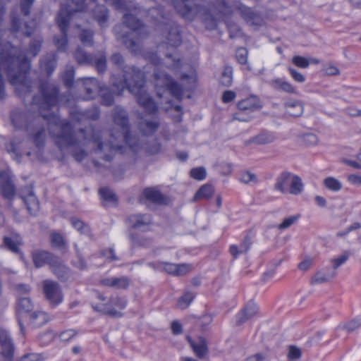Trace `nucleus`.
<instances>
[{"label":"nucleus","mask_w":361,"mask_h":361,"mask_svg":"<svg viewBox=\"0 0 361 361\" xmlns=\"http://www.w3.org/2000/svg\"><path fill=\"white\" fill-rule=\"evenodd\" d=\"M42 99L36 96L32 98V103L37 105L39 114L47 121L50 134L54 137L55 142L61 150L68 147L80 149L73 152V156L78 161H81L87 153L85 147L93 145V149L98 153H104L103 159L110 161L113 154L122 148L121 143L125 142L130 147L135 149V143L130 133V124L126 111L121 106H116L113 113L114 123L118 127L119 131H111V140L105 142L102 131L92 126L80 129L73 133V127L66 120H61L56 114H45L42 112L56 105L59 100V89L53 84L43 83L40 87Z\"/></svg>","instance_id":"f257e3e1"},{"label":"nucleus","mask_w":361,"mask_h":361,"mask_svg":"<svg viewBox=\"0 0 361 361\" xmlns=\"http://www.w3.org/2000/svg\"><path fill=\"white\" fill-rule=\"evenodd\" d=\"M32 261L37 268L42 267L45 264L56 262V256L45 250H37L32 253Z\"/></svg>","instance_id":"9b49d317"},{"label":"nucleus","mask_w":361,"mask_h":361,"mask_svg":"<svg viewBox=\"0 0 361 361\" xmlns=\"http://www.w3.org/2000/svg\"><path fill=\"white\" fill-rule=\"evenodd\" d=\"M71 224L73 225V226L74 228H75L81 233L89 234V233L90 232L88 225L85 224L81 220H80L75 217H73V218H71Z\"/></svg>","instance_id":"8fccbe9b"},{"label":"nucleus","mask_w":361,"mask_h":361,"mask_svg":"<svg viewBox=\"0 0 361 361\" xmlns=\"http://www.w3.org/2000/svg\"><path fill=\"white\" fill-rule=\"evenodd\" d=\"M239 181L244 184L257 183H258V178L255 173L249 171H244L240 173Z\"/></svg>","instance_id":"49530a36"},{"label":"nucleus","mask_w":361,"mask_h":361,"mask_svg":"<svg viewBox=\"0 0 361 361\" xmlns=\"http://www.w3.org/2000/svg\"><path fill=\"white\" fill-rule=\"evenodd\" d=\"M0 187L4 197L10 199L15 195L16 188L9 171L0 172Z\"/></svg>","instance_id":"9d476101"},{"label":"nucleus","mask_w":361,"mask_h":361,"mask_svg":"<svg viewBox=\"0 0 361 361\" xmlns=\"http://www.w3.org/2000/svg\"><path fill=\"white\" fill-rule=\"evenodd\" d=\"M85 8L83 0H66L61 5L56 19V24L61 31V36L54 37V42L59 49L64 50L67 45V28L69 20L75 13L82 12Z\"/></svg>","instance_id":"20e7f679"},{"label":"nucleus","mask_w":361,"mask_h":361,"mask_svg":"<svg viewBox=\"0 0 361 361\" xmlns=\"http://www.w3.org/2000/svg\"><path fill=\"white\" fill-rule=\"evenodd\" d=\"M94 16L101 25L108 20V10L104 6H97L94 10Z\"/></svg>","instance_id":"ea45409f"},{"label":"nucleus","mask_w":361,"mask_h":361,"mask_svg":"<svg viewBox=\"0 0 361 361\" xmlns=\"http://www.w3.org/2000/svg\"><path fill=\"white\" fill-rule=\"evenodd\" d=\"M260 107L259 101L257 97H250L238 103V108L242 111H252L259 109Z\"/></svg>","instance_id":"a878e982"},{"label":"nucleus","mask_w":361,"mask_h":361,"mask_svg":"<svg viewBox=\"0 0 361 361\" xmlns=\"http://www.w3.org/2000/svg\"><path fill=\"white\" fill-rule=\"evenodd\" d=\"M75 58L79 64H90L93 63V59L87 54L82 49L79 48L74 54Z\"/></svg>","instance_id":"79ce46f5"},{"label":"nucleus","mask_w":361,"mask_h":361,"mask_svg":"<svg viewBox=\"0 0 361 361\" xmlns=\"http://www.w3.org/2000/svg\"><path fill=\"white\" fill-rule=\"evenodd\" d=\"M166 30L167 31V44H169L171 47H177L180 44L181 42V37L180 35V32L177 26L174 25H169L166 27Z\"/></svg>","instance_id":"5701e85b"},{"label":"nucleus","mask_w":361,"mask_h":361,"mask_svg":"<svg viewBox=\"0 0 361 361\" xmlns=\"http://www.w3.org/2000/svg\"><path fill=\"white\" fill-rule=\"evenodd\" d=\"M83 85L86 94L85 96V99H94V97L99 93L100 89L102 88V87L99 85L97 80L93 78H85Z\"/></svg>","instance_id":"6ab92c4d"},{"label":"nucleus","mask_w":361,"mask_h":361,"mask_svg":"<svg viewBox=\"0 0 361 361\" xmlns=\"http://www.w3.org/2000/svg\"><path fill=\"white\" fill-rule=\"evenodd\" d=\"M33 308V305L29 298H23L18 302V311L20 315L23 313H29Z\"/></svg>","instance_id":"a19ab883"},{"label":"nucleus","mask_w":361,"mask_h":361,"mask_svg":"<svg viewBox=\"0 0 361 361\" xmlns=\"http://www.w3.org/2000/svg\"><path fill=\"white\" fill-rule=\"evenodd\" d=\"M251 244L250 239L245 238L239 245H231L229 252L234 258H237L240 255L246 254L249 251Z\"/></svg>","instance_id":"bb28decb"},{"label":"nucleus","mask_w":361,"mask_h":361,"mask_svg":"<svg viewBox=\"0 0 361 361\" xmlns=\"http://www.w3.org/2000/svg\"><path fill=\"white\" fill-rule=\"evenodd\" d=\"M166 59L164 65L172 70L178 68L180 66V61L178 57L174 56L171 53L165 54Z\"/></svg>","instance_id":"c03bdc74"},{"label":"nucleus","mask_w":361,"mask_h":361,"mask_svg":"<svg viewBox=\"0 0 361 361\" xmlns=\"http://www.w3.org/2000/svg\"><path fill=\"white\" fill-rule=\"evenodd\" d=\"M159 127V121L157 118L153 117L150 120L143 119L139 123L140 130L145 135H149L154 133Z\"/></svg>","instance_id":"c85d7f7f"},{"label":"nucleus","mask_w":361,"mask_h":361,"mask_svg":"<svg viewBox=\"0 0 361 361\" xmlns=\"http://www.w3.org/2000/svg\"><path fill=\"white\" fill-rule=\"evenodd\" d=\"M154 86L158 97H162L164 93L170 92L171 95L177 99H181L183 92V88L167 74L157 69L154 72Z\"/></svg>","instance_id":"423d86ee"},{"label":"nucleus","mask_w":361,"mask_h":361,"mask_svg":"<svg viewBox=\"0 0 361 361\" xmlns=\"http://www.w3.org/2000/svg\"><path fill=\"white\" fill-rule=\"evenodd\" d=\"M94 64L98 72H104L107 64L106 56L102 53L99 54L95 58Z\"/></svg>","instance_id":"864d4df0"},{"label":"nucleus","mask_w":361,"mask_h":361,"mask_svg":"<svg viewBox=\"0 0 361 361\" xmlns=\"http://www.w3.org/2000/svg\"><path fill=\"white\" fill-rule=\"evenodd\" d=\"M274 188L283 194L298 195L302 192L304 185L298 176L283 172L278 177Z\"/></svg>","instance_id":"0eeeda50"},{"label":"nucleus","mask_w":361,"mask_h":361,"mask_svg":"<svg viewBox=\"0 0 361 361\" xmlns=\"http://www.w3.org/2000/svg\"><path fill=\"white\" fill-rule=\"evenodd\" d=\"M4 242L7 248L9 249L11 251L13 252H18V245L20 244L18 242L15 241L12 238L8 237H5L4 239Z\"/></svg>","instance_id":"69168bd1"},{"label":"nucleus","mask_w":361,"mask_h":361,"mask_svg":"<svg viewBox=\"0 0 361 361\" xmlns=\"http://www.w3.org/2000/svg\"><path fill=\"white\" fill-rule=\"evenodd\" d=\"M259 308L253 301L248 302L236 317V324L241 325L249 319H252L258 313Z\"/></svg>","instance_id":"4468645a"},{"label":"nucleus","mask_w":361,"mask_h":361,"mask_svg":"<svg viewBox=\"0 0 361 361\" xmlns=\"http://www.w3.org/2000/svg\"><path fill=\"white\" fill-rule=\"evenodd\" d=\"M214 192V190L211 185L205 184L202 185L195 193L192 200L196 202L202 199L210 198Z\"/></svg>","instance_id":"72a5a7b5"},{"label":"nucleus","mask_w":361,"mask_h":361,"mask_svg":"<svg viewBox=\"0 0 361 361\" xmlns=\"http://www.w3.org/2000/svg\"><path fill=\"white\" fill-rule=\"evenodd\" d=\"M128 221L133 228L140 229L152 224V219L149 214H133L128 217Z\"/></svg>","instance_id":"aec40b11"},{"label":"nucleus","mask_w":361,"mask_h":361,"mask_svg":"<svg viewBox=\"0 0 361 361\" xmlns=\"http://www.w3.org/2000/svg\"><path fill=\"white\" fill-rule=\"evenodd\" d=\"M220 81L224 86H229L231 85L233 81V68L231 66H226L224 67Z\"/></svg>","instance_id":"a18cd8bd"},{"label":"nucleus","mask_w":361,"mask_h":361,"mask_svg":"<svg viewBox=\"0 0 361 361\" xmlns=\"http://www.w3.org/2000/svg\"><path fill=\"white\" fill-rule=\"evenodd\" d=\"M270 85L274 89L277 90H281L289 94L296 93L295 88L292 84L280 78L271 80Z\"/></svg>","instance_id":"c756f323"},{"label":"nucleus","mask_w":361,"mask_h":361,"mask_svg":"<svg viewBox=\"0 0 361 361\" xmlns=\"http://www.w3.org/2000/svg\"><path fill=\"white\" fill-rule=\"evenodd\" d=\"M52 247L62 248L65 246V240L61 234L53 232L49 235Z\"/></svg>","instance_id":"09e8293b"},{"label":"nucleus","mask_w":361,"mask_h":361,"mask_svg":"<svg viewBox=\"0 0 361 361\" xmlns=\"http://www.w3.org/2000/svg\"><path fill=\"white\" fill-rule=\"evenodd\" d=\"M109 5L114 7L116 10L121 11H133L137 8V6L131 1L128 0H105Z\"/></svg>","instance_id":"393cba45"},{"label":"nucleus","mask_w":361,"mask_h":361,"mask_svg":"<svg viewBox=\"0 0 361 361\" xmlns=\"http://www.w3.org/2000/svg\"><path fill=\"white\" fill-rule=\"evenodd\" d=\"M24 203L27 207V209L31 214H35L39 208V202L31 188H25L21 192L20 195Z\"/></svg>","instance_id":"ddd939ff"},{"label":"nucleus","mask_w":361,"mask_h":361,"mask_svg":"<svg viewBox=\"0 0 361 361\" xmlns=\"http://www.w3.org/2000/svg\"><path fill=\"white\" fill-rule=\"evenodd\" d=\"M42 289L46 299L51 305L56 306L63 301V293L57 282L44 280L42 282Z\"/></svg>","instance_id":"1a4fd4ad"},{"label":"nucleus","mask_w":361,"mask_h":361,"mask_svg":"<svg viewBox=\"0 0 361 361\" xmlns=\"http://www.w3.org/2000/svg\"><path fill=\"white\" fill-rule=\"evenodd\" d=\"M93 32L91 30H84L80 34V40L83 44L87 46L92 45Z\"/></svg>","instance_id":"bf43d9fd"},{"label":"nucleus","mask_w":361,"mask_h":361,"mask_svg":"<svg viewBox=\"0 0 361 361\" xmlns=\"http://www.w3.org/2000/svg\"><path fill=\"white\" fill-rule=\"evenodd\" d=\"M190 176L197 180H202L205 179L207 176L206 169L202 167L193 168L190 171Z\"/></svg>","instance_id":"5fc2aeb1"},{"label":"nucleus","mask_w":361,"mask_h":361,"mask_svg":"<svg viewBox=\"0 0 361 361\" xmlns=\"http://www.w3.org/2000/svg\"><path fill=\"white\" fill-rule=\"evenodd\" d=\"M123 23L131 30L130 35L117 36L118 39L131 52L137 54L140 52V38L147 36L145 28L140 20L137 19L133 14L126 13L123 16Z\"/></svg>","instance_id":"39448f33"},{"label":"nucleus","mask_w":361,"mask_h":361,"mask_svg":"<svg viewBox=\"0 0 361 361\" xmlns=\"http://www.w3.org/2000/svg\"><path fill=\"white\" fill-rule=\"evenodd\" d=\"M53 273L60 279L64 280L68 278V268L63 264L60 259L56 257V262L51 264L50 266Z\"/></svg>","instance_id":"2f4dec72"},{"label":"nucleus","mask_w":361,"mask_h":361,"mask_svg":"<svg viewBox=\"0 0 361 361\" xmlns=\"http://www.w3.org/2000/svg\"><path fill=\"white\" fill-rule=\"evenodd\" d=\"M143 195L147 200L158 204L167 203L166 198L157 189L153 188H145L143 190Z\"/></svg>","instance_id":"4be33fe9"},{"label":"nucleus","mask_w":361,"mask_h":361,"mask_svg":"<svg viewBox=\"0 0 361 361\" xmlns=\"http://www.w3.org/2000/svg\"><path fill=\"white\" fill-rule=\"evenodd\" d=\"M323 73L329 76L338 75L340 74L339 69L331 63L326 64L322 69Z\"/></svg>","instance_id":"e2e57ef3"},{"label":"nucleus","mask_w":361,"mask_h":361,"mask_svg":"<svg viewBox=\"0 0 361 361\" xmlns=\"http://www.w3.org/2000/svg\"><path fill=\"white\" fill-rule=\"evenodd\" d=\"M161 264L166 273L173 276H183L190 272L192 269V266L190 264L161 262Z\"/></svg>","instance_id":"2eb2a0df"},{"label":"nucleus","mask_w":361,"mask_h":361,"mask_svg":"<svg viewBox=\"0 0 361 361\" xmlns=\"http://www.w3.org/2000/svg\"><path fill=\"white\" fill-rule=\"evenodd\" d=\"M236 59L241 64H245L247 59V51L245 48H239L236 51Z\"/></svg>","instance_id":"774afa93"},{"label":"nucleus","mask_w":361,"mask_h":361,"mask_svg":"<svg viewBox=\"0 0 361 361\" xmlns=\"http://www.w3.org/2000/svg\"><path fill=\"white\" fill-rule=\"evenodd\" d=\"M176 10L184 18L192 20L199 16L207 30H214L220 18L226 12L224 0H173Z\"/></svg>","instance_id":"7ed1b4c3"},{"label":"nucleus","mask_w":361,"mask_h":361,"mask_svg":"<svg viewBox=\"0 0 361 361\" xmlns=\"http://www.w3.org/2000/svg\"><path fill=\"white\" fill-rule=\"evenodd\" d=\"M353 255V252L350 250H345L342 252L341 255L337 256L336 257L332 258L330 262L332 264L331 270H334L336 271V269L339 268L342 264L348 261L350 256Z\"/></svg>","instance_id":"c9c22d12"},{"label":"nucleus","mask_w":361,"mask_h":361,"mask_svg":"<svg viewBox=\"0 0 361 361\" xmlns=\"http://www.w3.org/2000/svg\"><path fill=\"white\" fill-rule=\"evenodd\" d=\"M239 9L242 16L250 25L259 26L263 24L264 20L262 17L258 13H255L250 8L243 6Z\"/></svg>","instance_id":"a211bd4d"},{"label":"nucleus","mask_w":361,"mask_h":361,"mask_svg":"<svg viewBox=\"0 0 361 361\" xmlns=\"http://www.w3.org/2000/svg\"><path fill=\"white\" fill-rule=\"evenodd\" d=\"M99 193L101 197L105 200H109L111 202H115L116 200V195L114 193V192L107 188H101L99 190Z\"/></svg>","instance_id":"680f3d73"},{"label":"nucleus","mask_w":361,"mask_h":361,"mask_svg":"<svg viewBox=\"0 0 361 361\" xmlns=\"http://www.w3.org/2000/svg\"><path fill=\"white\" fill-rule=\"evenodd\" d=\"M99 94L102 97V104L105 106H111L114 102V94L108 89L102 87Z\"/></svg>","instance_id":"37998d69"},{"label":"nucleus","mask_w":361,"mask_h":361,"mask_svg":"<svg viewBox=\"0 0 361 361\" xmlns=\"http://www.w3.org/2000/svg\"><path fill=\"white\" fill-rule=\"evenodd\" d=\"M361 326V320L358 319H354L344 324L343 329L348 331H353Z\"/></svg>","instance_id":"0e129e2a"},{"label":"nucleus","mask_w":361,"mask_h":361,"mask_svg":"<svg viewBox=\"0 0 361 361\" xmlns=\"http://www.w3.org/2000/svg\"><path fill=\"white\" fill-rule=\"evenodd\" d=\"M127 305V301L124 298L111 297L109 302L102 305H92V308L99 312L113 317H121L123 316L121 312L116 310L114 307L119 310H123Z\"/></svg>","instance_id":"6e6552de"},{"label":"nucleus","mask_w":361,"mask_h":361,"mask_svg":"<svg viewBox=\"0 0 361 361\" xmlns=\"http://www.w3.org/2000/svg\"><path fill=\"white\" fill-rule=\"evenodd\" d=\"M336 271L329 267L323 268L317 271L311 278L310 283L312 286L329 283L336 276Z\"/></svg>","instance_id":"f8f14e48"},{"label":"nucleus","mask_w":361,"mask_h":361,"mask_svg":"<svg viewBox=\"0 0 361 361\" xmlns=\"http://www.w3.org/2000/svg\"><path fill=\"white\" fill-rule=\"evenodd\" d=\"M186 339L198 357L202 358L208 353L207 341L204 338L200 336L193 341L190 336H187Z\"/></svg>","instance_id":"dca6fc26"},{"label":"nucleus","mask_w":361,"mask_h":361,"mask_svg":"<svg viewBox=\"0 0 361 361\" xmlns=\"http://www.w3.org/2000/svg\"><path fill=\"white\" fill-rule=\"evenodd\" d=\"M195 297V294L191 291L185 290L177 302V307L180 310H185L189 307Z\"/></svg>","instance_id":"f704fd0d"},{"label":"nucleus","mask_w":361,"mask_h":361,"mask_svg":"<svg viewBox=\"0 0 361 361\" xmlns=\"http://www.w3.org/2000/svg\"><path fill=\"white\" fill-rule=\"evenodd\" d=\"M274 137L271 134L269 133H262L259 134L252 138H250L248 141V144L255 143L257 145H266L274 142Z\"/></svg>","instance_id":"4c0bfd02"},{"label":"nucleus","mask_w":361,"mask_h":361,"mask_svg":"<svg viewBox=\"0 0 361 361\" xmlns=\"http://www.w3.org/2000/svg\"><path fill=\"white\" fill-rule=\"evenodd\" d=\"M75 71L73 66H68L62 75V78L65 85L70 87L73 85Z\"/></svg>","instance_id":"de8ad7c7"},{"label":"nucleus","mask_w":361,"mask_h":361,"mask_svg":"<svg viewBox=\"0 0 361 361\" xmlns=\"http://www.w3.org/2000/svg\"><path fill=\"white\" fill-rule=\"evenodd\" d=\"M46 137L44 128L36 126L32 135V139L37 147L42 148L44 146Z\"/></svg>","instance_id":"7c9ffc66"},{"label":"nucleus","mask_w":361,"mask_h":361,"mask_svg":"<svg viewBox=\"0 0 361 361\" xmlns=\"http://www.w3.org/2000/svg\"><path fill=\"white\" fill-rule=\"evenodd\" d=\"M130 241L133 247H149L152 244V239L136 233L130 235Z\"/></svg>","instance_id":"473e14b6"},{"label":"nucleus","mask_w":361,"mask_h":361,"mask_svg":"<svg viewBox=\"0 0 361 361\" xmlns=\"http://www.w3.org/2000/svg\"><path fill=\"white\" fill-rule=\"evenodd\" d=\"M35 0H20V10L24 16H28Z\"/></svg>","instance_id":"052dcab7"},{"label":"nucleus","mask_w":361,"mask_h":361,"mask_svg":"<svg viewBox=\"0 0 361 361\" xmlns=\"http://www.w3.org/2000/svg\"><path fill=\"white\" fill-rule=\"evenodd\" d=\"M323 184L326 189L332 192H338L343 187V185L339 180L331 176L324 178Z\"/></svg>","instance_id":"58836bf2"},{"label":"nucleus","mask_w":361,"mask_h":361,"mask_svg":"<svg viewBox=\"0 0 361 361\" xmlns=\"http://www.w3.org/2000/svg\"><path fill=\"white\" fill-rule=\"evenodd\" d=\"M56 66V58L55 54L50 53L44 56L40 60V68L51 75Z\"/></svg>","instance_id":"b1692460"},{"label":"nucleus","mask_w":361,"mask_h":361,"mask_svg":"<svg viewBox=\"0 0 361 361\" xmlns=\"http://www.w3.org/2000/svg\"><path fill=\"white\" fill-rule=\"evenodd\" d=\"M292 63L301 68H307L310 63V60L301 56H295L292 59Z\"/></svg>","instance_id":"13d9d810"},{"label":"nucleus","mask_w":361,"mask_h":361,"mask_svg":"<svg viewBox=\"0 0 361 361\" xmlns=\"http://www.w3.org/2000/svg\"><path fill=\"white\" fill-rule=\"evenodd\" d=\"M42 43V40L40 38L34 39L32 41L29 48V53L32 56H36L39 54L41 49Z\"/></svg>","instance_id":"4d7b16f0"},{"label":"nucleus","mask_w":361,"mask_h":361,"mask_svg":"<svg viewBox=\"0 0 361 361\" xmlns=\"http://www.w3.org/2000/svg\"><path fill=\"white\" fill-rule=\"evenodd\" d=\"M288 71H289L292 78L300 83H302L305 81V77L303 74L297 71L295 69H294L292 67H288Z\"/></svg>","instance_id":"338daca9"},{"label":"nucleus","mask_w":361,"mask_h":361,"mask_svg":"<svg viewBox=\"0 0 361 361\" xmlns=\"http://www.w3.org/2000/svg\"><path fill=\"white\" fill-rule=\"evenodd\" d=\"M110 61L118 69L124 73L123 79L118 81L114 78L112 80L113 86L116 89V94H120L126 87L128 88L147 114H155L158 107L145 90L143 73L135 67L126 66L124 58L119 53L112 54Z\"/></svg>","instance_id":"f03ea898"},{"label":"nucleus","mask_w":361,"mask_h":361,"mask_svg":"<svg viewBox=\"0 0 361 361\" xmlns=\"http://www.w3.org/2000/svg\"><path fill=\"white\" fill-rule=\"evenodd\" d=\"M0 344L4 353H6V351H13L11 339L8 335L7 331L4 329H0Z\"/></svg>","instance_id":"e433bc0d"},{"label":"nucleus","mask_w":361,"mask_h":361,"mask_svg":"<svg viewBox=\"0 0 361 361\" xmlns=\"http://www.w3.org/2000/svg\"><path fill=\"white\" fill-rule=\"evenodd\" d=\"M302 356V350L295 345H290L288 348L287 357L288 361H298Z\"/></svg>","instance_id":"3c124183"},{"label":"nucleus","mask_w":361,"mask_h":361,"mask_svg":"<svg viewBox=\"0 0 361 361\" xmlns=\"http://www.w3.org/2000/svg\"><path fill=\"white\" fill-rule=\"evenodd\" d=\"M100 283L106 287L126 289L130 285V279L127 276L109 277L102 279Z\"/></svg>","instance_id":"f3484780"},{"label":"nucleus","mask_w":361,"mask_h":361,"mask_svg":"<svg viewBox=\"0 0 361 361\" xmlns=\"http://www.w3.org/2000/svg\"><path fill=\"white\" fill-rule=\"evenodd\" d=\"M301 142L307 146H314L318 144L319 138L314 133H307L301 137Z\"/></svg>","instance_id":"6e6d98bb"},{"label":"nucleus","mask_w":361,"mask_h":361,"mask_svg":"<svg viewBox=\"0 0 361 361\" xmlns=\"http://www.w3.org/2000/svg\"><path fill=\"white\" fill-rule=\"evenodd\" d=\"M286 111L291 116L299 117L304 111V105L301 101L290 99L284 104Z\"/></svg>","instance_id":"412c9836"},{"label":"nucleus","mask_w":361,"mask_h":361,"mask_svg":"<svg viewBox=\"0 0 361 361\" xmlns=\"http://www.w3.org/2000/svg\"><path fill=\"white\" fill-rule=\"evenodd\" d=\"M27 316L29 317L30 324L36 328L43 326L49 320L48 314L42 311H37Z\"/></svg>","instance_id":"cd10ccee"},{"label":"nucleus","mask_w":361,"mask_h":361,"mask_svg":"<svg viewBox=\"0 0 361 361\" xmlns=\"http://www.w3.org/2000/svg\"><path fill=\"white\" fill-rule=\"evenodd\" d=\"M300 217V214H296L284 219L283 221L280 224H279L278 228L279 230H284L288 228L292 225L295 224L299 220Z\"/></svg>","instance_id":"603ef678"}]
</instances>
